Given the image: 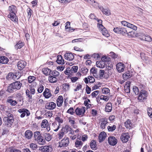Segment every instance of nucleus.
<instances>
[{"instance_id":"1","label":"nucleus","mask_w":152,"mask_h":152,"mask_svg":"<svg viewBox=\"0 0 152 152\" xmlns=\"http://www.w3.org/2000/svg\"><path fill=\"white\" fill-rule=\"evenodd\" d=\"M22 85V83L20 81H16L11 83L8 86L7 91L10 93H12L19 89Z\"/></svg>"},{"instance_id":"2","label":"nucleus","mask_w":152,"mask_h":152,"mask_svg":"<svg viewBox=\"0 0 152 152\" xmlns=\"http://www.w3.org/2000/svg\"><path fill=\"white\" fill-rule=\"evenodd\" d=\"M3 120L5 126L10 127L12 125L14 121V116L12 113H9L7 116L4 118Z\"/></svg>"},{"instance_id":"3","label":"nucleus","mask_w":152,"mask_h":152,"mask_svg":"<svg viewBox=\"0 0 152 152\" xmlns=\"http://www.w3.org/2000/svg\"><path fill=\"white\" fill-rule=\"evenodd\" d=\"M34 140L39 145H44L45 143V140L44 137L42 135L40 132L36 131L34 133Z\"/></svg>"},{"instance_id":"4","label":"nucleus","mask_w":152,"mask_h":152,"mask_svg":"<svg viewBox=\"0 0 152 152\" xmlns=\"http://www.w3.org/2000/svg\"><path fill=\"white\" fill-rule=\"evenodd\" d=\"M21 76V74L18 72L14 73H9L6 76V78L8 80H10L11 79L13 80H18Z\"/></svg>"},{"instance_id":"5","label":"nucleus","mask_w":152,"mask_h":152,"mask_svg":"<svg viewBox=\"0 0 152 152\" xmlns=\"http://www.w3.org/2000/svg\"><path fill=\"white\" fill-rule=\"evenodd\" d=\"M137 36L139 39L151 42L152 40V38L149 35L143 32L137 34Z\"/></svg>"},{"instance_id":"6","label":"nucleus","mask_w":152,"mask_h":152,"mask_svg":"<svg viewBox=\"0 0 152 152\" xmlns=\"http://www.w3.org/2000/svg\"><path fill=\"white\" fill-rule=\"evenodd\" d=\"M86 108L85 107H77L75 110V112L77 115L80 117L83 116L86 111Z\"/></svg>"},{"instance_id":"7","label":"nucleus","mask_w":152,"mask_h":152,"mask_svg":"<svg viewBox=\"0 0 152 152\" xmlns=\"http://www.w3.org/2000/svg\"><path fill=\"white\" fill-rule=\"evenodd\" d=\"M114 31L118 34H121L123 35H125L126 33L127 30L125 28L117 27L114 28Z\"/></svg>"},{"instance_id":"8","label":"nucleus","mask_w":152,"mask_h":152,"mask_svg":"<svg viewBox=\"0 0 152 152\" xmlns=\"http://www.w3.org/2000/svg\"><path fill=\"white\" fill-rule=\"evenodd\" d=\"M148 95L147 91L144 90H142L141 91L138 97V99L141 101H143L146 99Z\"/></svg>"},{"instance_id":"9","label":"nucleus","mask_w":152,"mask_h":152,"mask_svg":"<svg viewBox=\"0 0 152 152\" xmlns=\"http://www.w3.org/2000/svg\"><path fill=\"white\" fill-rule=\"evenodd\" d=\"M18 112L21 114L20 116L21 118H23L26 115L27 116H28L30 115V113L29 111L25 108H21L18 110Z\"/></svg>"},{"instance_id":"10","label":"nucleus","mask_w":152,"mask_h":152,"mask_svg":"<svg viewBox=\"0 0 152 152\" xmlns=\"http://www.w3.org/2000/svg\"><path fill=\"white\" fill-rule=\"evenodd\" d=\"M69 143V138L67 137H65L59 143V147H66L68 145Z\"/></svg>"},{"instance_id":"11","label":"nucleus","mask_w":152,"mask_h":152,"mask_svg":"<svg viewBox=\"0 0 152 152\" xmlns=\"http://www.w3.org/2000/svg\"><path fill=\"white\" fill-rule=\"evenodd\" d=\"M121 23L124 26H126L129 28H132L134 30H136L137 29V27L136 26L133 25V24H131L126 21H122L121 22Z\"/></svg>"},{"instance_id":"12","label":"nucleus","mask_w":152,"mask_h":152,"mask_svg":"<svg viewBox=\"0 0 152 152\" xmlns=\"http://www.w3.org/2000/svg\"><path fill=\"white\" fill-rule=\"evenodd\" d=\"M129 138L130 136L128 133H123L120 137V139L123 142H126Z\"/></svg>"},{"instance_id":"13","label":"nucleus","mask_w":152,"mask_h":152,"mask_svg":"<svg viewBox=\"0 0 152 152\" xmlns=\"http://www.w3.org/2000/svg\"><path fill=\"white\" fill-rule=\"evenodd\" d=\"M56 107V104L54 102H51L47 103L45 106V108L48 110H52Z\"/></svg>"},{"instance_id":"14","label":"nucleus","mask_w":152,"mask_h":152,"mask_svg":"<svg viewBox=\"0 0 152 152\" xmlns=\"http://www.w3.org/2000/svg\"><path fill=\"white\" fill-rule=\"evenodd\" d=\"M108 142L109 144L111 145L114 146L117 143V140L115 137H109L108 138Z\"/></svg>"},{"instance_id":"15","label":"nucleus","mask_w":152,"mask_h":152,"mask_svg":"<svg viewBox=\"0 0 152 152\" xmlns=\"http://www.w3.org/2000/svg\"><path fill=\"white\" fill-rule=\"evenodd\" d=\"M40 149L43 152H51L53 150L51 146L45 145L40 148Z\"/></svg>"},{"instance_id":"16","label":"nucleus","mask_w":152,"mask_h":152,"mask_svg":"<svg viewBox=\"0 0 152 152\" xmlns=\"http://www.w3.org/2000/svg\"><path fill=\"white\" fill-rule=\"evenodd\" d=\"M116 68L119 72H121L124 71L125 65L122 63L120 62L116 64Z\"/></svg>"},{"instance_id":"17","label":"nucleus","mask_w":152,"mask_h":152,"mask_svg":"<svg viewBox=\"0 0 152 152\" xmlns=\"http://www.w3.org/2000/svg\"><path fill=\"white\" fill-rule=\"evenodd\" d=\"M26 63L24 61L20 60L17 64L18 69L20 70H22L26 66Z\"/></svg>"},{"instance_id":"18","label":"nucleus","mask_w":152,"mask_h":152,"mask_svg":"<svg viewBox=\"0 0 152 152\" xmlns=\"http://www.w3.org/2000/svg\"><path fill=\"white\" fill-rule=\"evenodd\" d=\"M64 56L65 59L69 61H72L74 58V55L71 53H66Z\"/></svg>"},{"instance_id":"19","label":"nucleus","mask_w":152,"mask_h":152,"mask_svg":"<svg viewBox=\"0 0 152 152\" xmlns=\"http://www.w3.org/2000/svg\"><path fill=\"white\" fill-rule=\"evenodd\" d=\"M43 94L45 98L46 99H48L52 96V94L50 90L48 88H46L45 89L43 92Z\"/></svg>"},{"instance_id":"20","label":"nucleus","mask_w":152,"mask_h":152,"mask_svg":"<svg viewBox=\"0 0 152 152\" xmlns=\"http://www.w3.org/2000/svg\"><path fill=\"white\" fill-rule=\"evenodd\" d=\"M107 134L105 132H101L99 137V142H102L105 139Z\"/></svg>"},{"instance_id":"21","label":"nucleus","mask_w":152,"mask_h":152,"mask_svg":"<svg viewBox=\"0 0 152 152\" xmlns=\"http://www.w3.org/2000/svg\"><path fill=\"white\" fill-rule=\"evenodd\" d=\"M100 121V128L102 129H104L105 128L106 124L108 123L107 119L106 118H102L101 119Z\"/></svg>"},{"instance_id":"22","label":"nucleus","mask_w":152,"mask_h":152,"mask_svg":"<svg viewBox=\"0 0 152 152\" xmlns=\"http://www.w3.org/2000/svg\"><path fill=\"white\" fill-rule=\"evenodd\" d=\"M63 102V96H60L58 97L57 99V104L58 107L61 106Z\"/></svg>"},{"instance_id":"23","label":"nucleus","mask_w":152,"mask_h":152,"mask_svg":"<svg viewBox=\"0 0 152 152\" xmlns=\"http://www.w3.org/2000/svg\"><path fill=\"white\" fill-rule=\"evenodd\" d=\"M112 105L110 103H107L105 107V111L106 112H110L112 110Z\"/></svg>"},{"instance_id":"24","label":"nucleus","mask_w":152,"mask_h":152,"mask_svg":"<svg viewBox=\"0 0 152 152\" xmlns=\"http://www.w3.org/2000/svg\"><path fill=\"white\" fill-rule=\"evenodd\" d=\"M57 63L60 64H63L64 63V60L63 59L61 55H58L57 56Z\"/></svg>"},{"instance_id":"25","label":"nucleus","mask_w":152,"mask_h":152,"mask_svg":"<svg viewBox=\"0 0 152 152\" xmlns=\"http://www.w3.org/2000/svg\"><path fill=\"white\" fill-rule=\"evenodd\" d=\"M24 45V43L22 41H19L15 45V49L17 50L18 49L21 48Z\"/></svg>"},{"instance_id":"26","label":"nucleus","mask_w":152,"mask_h":152,"mask_svg":"<svg viewBox=\"0 0 152 152\" xmlns=\"http://www.w3.org/2000/svg\"><path fill=\"white\" fill-rule=\"evenodd\" d=\"M42 72L45 75H49L50 74L52 71L48 68H45L42 69Z\"/></svg>"},{"instance_id":"27","label":"nucleus","mask_w":152,"mask_h":152,"mask_svg":"<svg viewBox=\"0 0 152 152\" xmlns=\"http://www.w3.org/2000/svg\"><path fill=\"white\" fill-rule=\"evenodd\" d=\"M9 10L10 13H15L16 12V7L14 5H12L9 7Z\"/></svg>"},{"instance_id":"28","label":"nucleus","mask_w":152,"mask_h":152,"mask_svg":"<svg viewBox=\"0 0 152 152\" xmlns=\"http://www.w3.org/2000/svg\"><path fill=\"white\" fill-rule=\"evenodd\" d=\"M12 97L9 96L8 98V99H7V102L9 103L12 106H15V105L17 104V102L15 100H13L12 99Z\"/></svg>"},{"instance_id":"29","label":"nucleus","mask_w":152,"mask_h":152,"mask_svg":"<svg viewBox=\"0 0 152 152\" xmlns=\"http://www.w3.org/2000/svg\"><path fill=\"white\" fill-rule=\"evenodd\" d=\"M101 30V32L102 35L106 37H108L110 36L109 34L108 33V31L106 29V28L104 27V28H99Z\"/></svg>"},{"instance_id":"30","label":"nucleus","mask_w":152,"mask_h":152,"mask_svg":"<svg viewBox=\"0 0 152 152\" xmlns=\"http://www.w3.org/2000/svg\"><path fill=\"white\" fill-rule=\"evenodd\" d=\"M33 133L30 130H27L25 133V136L26 138L28 139L31 138Z\"/></svg>"},{"instance_id":"31","label":"nucleus","mask_w":152,"mask_h":152,"mask_svg":"<svg viewBox=\"0 0 152 152\" xmlns=\"http://www.w3.org/2000/svg\"><path fill=\"white\" fill-rule=\"evenodd\" d=\"M8 59L5 56H0V63L3 64H6L8 61Z\"/></svg>"},{"instance_id":"32","label":"nucleus","mask_w":152,"mask_h":152,"mask_svg":"<svg viewBox=\"0 0 152 152\" xmlns=\"http://www.w3.org/2000/svg\"><path fill=\"white\" fill-rule=\"evenodd\" d=\"M105 64L102 61H97L96 63V66L97 67L100 68H103L104 67Z\"/></svg>"},{"instance_id":"33","label":"nucleus","mask_w":152,"mask_h":152,"mask_svg":"<svg viewBox=\"0 0 152 152\" xmlns=\"http://www.w3.org/2000/svg\"><path fill=\"white\" fill-rule=\"evenodd\" d=\"M141 59L145 62L147 63L149 60L148 57L146 56L144 53H141L140 54Z\"/></svg>"},{"instance_id":"34","label":"nucleus","mask_w":152,"mask_h":152,"mask_svg":"<svg viewBox=\"0 0 152 152\" xmlns=\"http://www.w3.org/2000/svg\"><path fill=\"white\" fill-rule=\"evenodd\" d=\"M9 18L13 21H16V17L15 13H9L8 15Z\"/></svg>"},{"instance_id":"35","label":"nucleus","mask_w":152,"mask_h":152,"mask_svg":"<svg viewBox=\"0 0 152 152\" xmlns=\"http://www.w3.org/2000/svg\"><path fill=\"white\" fill-rule=\"evenodd\" d=\"M124 124L125 126L127 128L130 129L131 128L132 126L131 121L129 119L125 122Z\"/></svg>"},{"instance_id":"36","label":"nucleus","mask_w":152,"mask_h":152,"mask_svg":"<svg viewBox=\"0 0 152 152\" xmlns=\"http://www.w3.org/2000/svg\"><path fill=\"white\" fill-rule=\"evenodd\" d=\"M90 146L91 148L93 150H95L96 148V142L94 140H92L90 142Z\"/></svg>"},{"instance_id":"37","label":"nucleus","mask_w":152,"mask_h":152,"mask_svg":"<svg viewBox=\"0 0 152 152\" xmlns=\"http://www.w3.org/2000/svg\"><path fill=\"white\" fill-rule=\"evenodd\" d=\"M48 80L50 83H55L57 80L56 77L52 76H50L48 77Z\"/></svg>"},{"instance_id":"38","label":"nucleus","mask_w":152,"mask_h":152,"mask_svg":"<svg viewBox=\"0 0 152 152\" xmlns=\"http://www.w3.org/2000/svg\"><path fill=\"white\" fill-rule=\"evenodd\" d=\"M100 10L102 12L107 15H109L110 14V11L107 9H104L102 7L100 8Z\"/></svg>"},{"instance_id":"39","label":"nucleus","mask_w":152,"mask_h":152,"mask_svg":"<svg viewBox=\"0 0 152 152\" xmlns=\"http://www.w3.org/2000/svg\"><path fill=\"white\" fill-rule=\"evenodd\" d=\"M75 85L76 86V87L74 89V91H77L82 89V85L81 84L77 83H75Z\"/></svg>"},{"instance_id":"40","label":"nucleus","mask_w":152,"mask_h":152,"mask_svg":"<svg viewBox=\"0 0 152 152\" xmlns=\"http://www.w3.org/2000/svg\"><path fill=\"white\" fill-rule=\"evenodd\" d=\"M132 76L131 74L129 72H126L123 75V78L125 79H126L130 78Z\"/></svg>"},{"instance_id":"41","label":"nucleus","mask_w":152,"mask_h":152,"mask_svg":"<svg viewBox=\"0 0 152 152\" xmlns=\"http://www.w3.org/2000/svg\"><path fill=\"white\" fill-rule=\"evenodd\" d=\"M45 140L48 141H49L52 139L51 135L48 133L45 134Z\"/></svg>"},{"instance_id":"42","label":"nucleus","mask_w":152,"mask_h":152,"mask_svg":"<svg viewBox=\"0 0 152 152\" xmlns=\"http://www.w3.org/2000/svg\"><path fill=\"white\" fill-rule=\"evenodd\" d=\"M48 121L47 120H43L41 123V127L42 128H45L48 126Z\"/></svg>"},{"instance_id":"43","label":"nucleus","mask_w":152,"mask_h":152,"mask_svg":"<svg viewBox=\"0 0 152 152\" xmlns=\"http://www.w3.org/2000/svg\"><path fill=\"white\" fill-rule=\"evenodd\" d=\"M116 128V126L114 125L111 126H108L107 128L109 131L112 132L115 130Z\"/></svg>"},{"instance_id":"44","label":"nucleus","mask_w":152,"mask_h":152,"mask_svg":"<svg viewBox=\"0 0 152 152\" xmlns=\"http://www.w3.org/2000/svg\"><path fill=\"white\" fill-rule=\"evenodd\" d=\"M102 91L103 94H107L110 93V90L108 88H102Z\"/></svg>"},{"instance_id":"45","label":"nucleus","mask_w":152,"mask_h":152,"mask_svg":"<svg viewBox=\"0 0 152 152\" xmlns=\"http://www.w3.org/2000/svg\"><path fill=\"white\" fill-rule=\"evenodd\" d=\"M126 34L127 35V36L129 38L133 37L135 36V33L133 31H131L128 32H127Z\"/></svg>"},{"instance_id":"46","label":"nucleus","mask_w":152,"mask_h":152,"mask_svg":"<svg viewBox=\"0 0 152 152\" xmlns=\"http://www.w3.org/2000/svg\"><path fill=\"white\" fill-rule=\"evenodd\" d=\"M75 144V146L77 148L81 147L83 145V143L81 141L78 140H77Z\"/></svg>"},{"instance_id":"47","label":"nucleus","mask_w":152,"mask_h":152,"mask_svg":"<svg viewBox=\"0 0 152 152\" xmlns=\"http://www.w3.org/2000/svg\"><path fill=\"white\" fill-rule=\"evenodd\" d=\"M70 130H71L70 127L67 126H66L64 127L63 128L61 129L62 131H64V132L66 133L69 132Z\"/></svg>"},{"instance_id":"48","label":"nucleus","mask_w":152,"mask_h":152,"mask_svg":"<svg viewBox=\"0 0 152 152\" xmlns=\"http://www.w3.org/2000/svg\"><path fill=\"white\" fill-rule=\"evenodd\" d=\"M29 147L32 150H36L37 148V145L36 143H31Z\"/></svg>"},{"instance_id":"49","label":"nucleus","mask_w":152,"mask_h":152,"mask_svg":"<svg viewBox=\"0 0 152 152\" xmlns=\"http://www.w3.org/2000/svg\"><path fill=\"white\" fill-rule=\"evenodd\" d=\"M35 77L33 76H29L28 78V80L29 83H31L35 79Z\"/></svg>"},{"instance_id":"50","label":"nucleus","mask_w":152,"mask_h":152,"mask_svg":"<svg viewBox=\"0 0 152 152\" xmlns=\"http://www.w3.org/2000/svg\"><path fill=\"white\" fill-rule=\"evenodd\" d=\"M101 59L102 61L104 63L110 60V58L106 56L102 57V58H101Z\"/></svg>"},{"instance_id":"51","label":"nucleus","mask_w":152,"mask_h":152,"mask_svg":"<svg viewBox=\"0 0 152 152\" xmlns=\"http://www.w3.org/2000/svg\"><path fill=\"white\" fill-rule=\"evenodd\" d=\"M88 71V69L86 67L82 68L81 69V72L84 75L86 74Z\"/></svg>"},{"instance_id":"52","label":"nucleus","mask_w":152,"mask_h":152,"mask_svg":"<svg viewBox=\"0 0 152 152\" xmlns=\"http://www.w3.org/2000/svg\"><path fill=\"white\" fill-rule=\"evenodd\" d=\"M44 89V87L42 85H40L37 89V91L39 93H42Z\"/></svg>"},{"instance_id":"53","label":"nucleus","mask_w":152,"mask_h":152,"mask_svg":"<svg viewBox=\"0 0 152 152\" xmlns=\"http://www.w3.org/2000/svg\"><path fill=\"white\" fill-rule=\"evenodd\" d=\"M51 72L52 75L54 77H57L60 75L59 72L56 70H53Z\"/></svg>"},{"instance_id":"54","label":"nucleus","mask_w":152,"mask_h":152,"mask_svg":"<svg viewBox=\"0 0 152 152\" xmlns=\"http://www.w3.org/2000/svg\"><path fill=\"white\" fill-rule=\"evenodd\" d=\"M98 23L97 24L98 27L99 28H104V26L102 25V21L101 20H98Z\"/></svg>"},{"instance_id":"55","label":"nucleus","mask_w":152,"mask_h":152,"mask_svg":"<svg viewBox=\"0 0 152 152\" xmlns=\"http://www.w3.org/2000/svg\"><path fill=\"white\" fill-rule=\"evenodd\" d=\"M78 67L77 66H73L72 67L71 69H70L71 72H73L75 73L77 72Z\"/></svg>"},{"instance_id":"56","label":"nucleus","mask_w":152,"mask_h":152,"mask_svg":"<svg viewBox=\"0 0 152 152\" xmlns=\"http://www.w3.org/2000/svg\"><path fill=\"white\" fill-rule=\"evenodd\" d=\"M63 87L66 91H68L69 88V85L68 83H64L63 85Z\"/></svg>"},{"instance_id":"57","label":"nucleus","mask_w":152,"mask_h":152,"mask_svg":"<svg viewBox=\"0 0 152 152\" xmlns=\"http://www.w3.org/2000/svg\"><path fill=\"white\" fill-rule=\"evenodd\" d=\"M133 91L136 95H137L139 93L138 88L137 87L134 86L133 88Z\"/></svg>"},{"instance_id":"58","label":"nucleus","mask_w":152,"mask_h":152,"mask_svg":"<svg viewBox=\"0 0 152 152\" xmlns=\"http://www.w3.org/2000/svg\"><path fill=\"white\" fill-rule=\"evenodd\" d=\"M64 131H62V130H61V131L59 132V133L58 134V138L59 139H61L64 136Z\"/></svg>"},{"instance_id":"59","label":"nucleus","mask_w":152,"mask_h":152,"mask_svg":"<svg viewBox=\"0 0 152 152\" xmlns=\"http://www.w3.org/2000/svg\"><path fill=\"white\" fill-rule=\"evenodd\" d=\"M28 17L30 18L32 15L33 11L30 8H28L27 10Z\"/></svg>"},{"instance_id":"60","label":"nucleus","mask_w":152,"mask_h":152,"mask_svg":"<svg viewBox=\"0 0 152 152\" xmlns=\"http://www.w3.org/2000/svg\"><path fill=\"white\" fill-rule=\"evenodd\" d=\"M26 95L30 99H32V96L31 92H30V91L28 90L27 89L26 91Z\"/></svg>"},{"instance_id":"61","label":"nucleus","mask_w":152,"mask_h":152,"mask_svg":"<svg viewBox=\"0 0 152 152\" xmlns=\"http://www.w3.org/2000/svg\"><path fill=\"white\" fill-rule=\"evenodd\" d=\"M147 111L148 115L151 118H152V108H148L147 109Z\"/></svg>"},{"instance_id":"62","label":"nucleus","mask_w":152,"mask_h":152,"mask_svg":"<svg viewBox=\"0 0 152 152\" xmlns=\"http://www.w3.org/2000/svg\"><path fill=\"white\" fill-rule=\"evenodd\" d=\"M88 78L90 83H93L95 82V80L93 77L92 76H88Z\"/></svg>"},{"instance_id":"63","label":"nucleus","mask_w":152,"mask_h":152,"mask_svg":"<svg viewBox=\"0 0 152 152\" xmlns=\"http://www.w3.org/2000/svg\"><path fill=\"white\" fill-rule=\"evenodd\" d=\"M67 112L68 113L70 114L71 115H73L75 112L74 111V109L72 107H70L67 111Z\"/></svg>"},{"instance_id":"64","label":"nucleus","mask_w":152,"mask_h":152,"mask_svg":"<svg viewBox=\"0 0 152 152\" xmlns=\"http://www.w3.org/2000/svg\"><path fill=\"white\" fill-rule=\"evenodd\" d=\"M65 74L67 75H69L71 74V70L69 68H67L66 70L64 72Z\"/></svg>"}]
</instances>
